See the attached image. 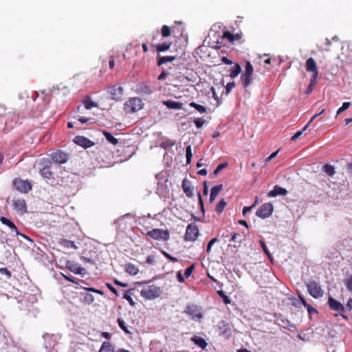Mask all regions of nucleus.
<instances>
[{
  "mask_svg": "<svg viewBox=\"0 0 352 352\" xmlns=\"http://www.w3.org/2000/svg\"><path fill=\"white\" fill-rule=\"evenodd\" d=\"M144 104L139 98H131L124 103V111L128 113L138 112L143 108Z\"/></svg>",
  "mask_w": 352,
  "mask_h": 352,
  "instance_id": "nucleus-1",
  "label": "nucleus"
},
{
  "mask_svg": "<svg viewBox=\"0 0 352 352\" xmlns=\"http://www.w3.org/2000/svg\"><path fill=\"white\" fill-rule=\"evenodd\" d=\"M13 187L22 193H27L32 190V184L28 180H23L16 177L12 181Z\"/></svg>",
  "mask_w": 352,
  "mask_h": 352,
  "instance_id": "nucleus-2",
  "label": "nucleus"
},
{
  "mask_svg": "<svg viewBox=\"0 0 352 352\" xmlns=\"http://www.w3.org/2000/svg\"><path fill=\"white\" fill-rule=\"evenodd\" d=\"M146 235L155 240L168 241L170 238V234L167 230L158 228H154L147 232Z\"/></svg>",
  "mask_w": 352,
  "mask_h": 352,
  "instance_id": "nucleus-3",
  "label": "nucleus"
},
{
  "mask_svg": "<svg viewBox=\"0 0 352 352\" xmlns=\"http://www.w3.org/2000/svg\"><path fill=\"white\" fill-rule=\"evenodd\" d=\"M160 289L155 285H150L143 289L140 292V295L143 298L152 300L157 298L160 296Z\"/></svg>",
  "mask_w": 352,
  "mask_h": 352,
  "instance_id": "nucleus-4",
  "label": "nucleus"
},
{
  "mask_svg": "<svg viewBox=\"0 0 352 352\" xmlns=\"http://www.w3.org/2000/svg\"><path fill=\"white\" fill-rule=\"evenodd\" d=\"M199 234V230L196 224L190 223L187 226L184 240L186 241H195Z\"/></svg>",
  "mask_w": 352,
  "mask_h": 352,
  "instance_id": "nucleus-5",
  "label": "nucleus"
},
{
  "mask_svg": "<svg viewBox=\"0 0 352 352\" xmlns=\"http://www.w3.org/2000/svg\"><path fill=\"white\" fill-rule=\"evenodd\" d=\"M309 294L314 298H319L323 296V290L316 281H311L307 284Z\"/></svg>",
  "mask_w": 352,
  "mask_h": 352,
  "instance_id": "nucleus-6",
  "label": "nucleus"
},
{
  "mask_svg": "<svg viewBox=\"0 0 352 352\" xmlns=\"http://www.w3.org/2000/svg\"><path fill=\"white\" fill-rule=\"evenodd\" d=\"M273 209V205L271 203H265L257 210L256 214L262 219H265L272 214Z\"/></svg>",
  "mask_w": 352,
  "mask_h": 352,
  "instance_id": "nucleus-7",
  "label": "nucleus"
},
{
  "mask_svg": "<svg viewBox=\"0 0 352 352\" xmlns=\"http://www.w3.org/2000/svg\"><path fill=\"white\" fill-rule=\"evenodd\" d=\"M108 93L112 100L118 101L122 97L123 88L119 85H114L108 87Z\"/></svg>",
  "mask_w": 352,
  "mask_h": 352,
  "instance_id": "nucleus-8",
  "label": "nucleus"
},
{
  "mask_svg": "<svg viewBox=\"0 0 352 352\" xmlns=\"http://www.w3.org/2000/svg\"><path fill=\"white\" fill-rule=\"evenodd\" d=\"M217 329L220 336L228 338L232 336V330L229 323L225 320H221L217 324Z\"/></svg>",
  "mask_w": 352,
  "mask_h": 352,
  "instance_id": "nucleus-9",
  "label": "nucleus"
},
{
  "mask_svg": "<svg viewBox=\"0 0 352 352\" xmlns=\"http://www.w3.org/2000/svg\"><path fill=\"white\" fill-rule=\"evenodd\" d=\"M305 67H306L307 72L312 73L311 77L318 78V67H317L316 63L315 60L312 57L309 58L306 60Z\"/></svg>",
  "mask_w": 352,
  "mask_h": 352,
  "instance_id": "nucleus-10",
  "label": "nucleus"
},
{
  "mask_svg": "<svg viewBox=\"0 0 352 352\" xmlns=\"http://www.w3.org/2000/svg\"><path fill=\"white\" fill-rule=\"evenodd\" d=\"M12 206L14 209L21 214L27 212V205L24 199H14Z\"/></svg>",
  "mask_w": 352,
  "mask_h": 352,
  "instance_id": "nucleus-11",
  "label": "nucleus"
},
{
  "mask_svg": "<svg viewBox=\"0 0 352 352\" xmlns=\"http://www.w3.org/2000/svg\"><path fill=\"white\" fill-rule=\"evenodd\" d=\"M51 157L52 160L58 164H64L68 160L67 154L60 150L53 152Z\"/></svg>",
  "mask_w": 352,
  "mask_h": 352,
  "instance_id": "nucleus-12",
  "label": "nucleus"
},
{
  "mask_svg": "<svg viewBox=\"0 0 352 352\" xmlns=\"http://www.w3.org/2000/svg\"><path fill=\"white\" fill-rule=\"evenodd\" d=\"M74 142L85 148H89L94 145V143L90 140L83 136L78 135L75 137Z\"/></svg>",
  "mask_w": 352,
  "mask_h": 352,
  "instance_id": "nucleus-13",
  "label": "nucleus"
},
{
  "mask_svg": "<svg viewBox=\"0 0 352 352\" xmlns=\"http://www.w3.org/2000/svg\"><path fill=\"white\" fill-rule=\"evenodd\" d=\"M328 304L331 309L342 312L344 311V307L342 303L334 299L333 297H329Z\"/></svg>",
  "mask_w": 352,
  "mask_h": 352,
  "instance_id": "nucleus-14",
  "label": "nucleus"
},
{
  "mask_svg": "<svg viewBox=\"0 0 352 352\" xmlns=\"http://www.w3.org/2000/svg\"><path fill=\"white\" fill-rule=\"evenodd\" d=\"M67 267L73 273L76 274H85V268L82 267L78 263L74 262L68 261L67 263Z\"/></svg>",
  "mask_w": 352,
  "mask_h": 352,
  "instance_id": "nucleus-15",
  "label": "nucleus"
},
{
  "mask_svg": "<svg viewBox=\"0 0 352 352\" xmlns=\"http://www.w3.org/2000/svg\"><path fill=\"white\" fill-rule=\"evenodd\" d=\"M186 313L192 316L193 318L200 319L202 318V314L200 309L196 305H190L187 307Z\"/></svg>",
  "mask_w": 352,
  "mask_h": 352,
  "instance_id": "nucleus-16",
  "label": "nucleus"
},
{
  "mask_svg": "<svg viewBox=\"0 0 352 352\" xmlns=\"http://www.w3.org/2000/svg\"><path fill=\"white\" fill-rule=\"evenodd\" d=\"M182 189L188 197H192L193 195L192 189L191 188V182L188 179L185 178L182 184Z\"/></svg>",
  "mask_w": 352,
  "mask_h": 352,
  "instance_id": "nucleus-17",
  "label": "nucleus"
},
{
  "mask_svg": "<svg viewBox=\"0 0 352 352\" xmlns=\"http://www.w3.org/2000/svg\"><path fill=\"white\" fill-rule=\"evenodd\" d=\"M51 162L50 161L40 170L41 175L45 178L50 179L53 178V173L50 170Z\"/></svg>",
  "mask_w": 352,
  "mask_h": 352,
  "instance_id": "nucleus-18",
  "label": "nucleus"
},
{
  "mask_svg": "<svg viewBox=\"0 0 352 352\" xmlns=\"http://www.w3.org/2000/svg\"><path fill=\"white\" fill-rule=\"evenodd\" d=\"M223 38L228 39L230 43H234L236 41H239L242 38V33L232 34L229 31H226L223 34Z\"/></svg>",
  "mask_w": 352,
  "mask_h": 352,
  "instance_id": "nucleus-19",
  "label": "nucleus"
},
{
  "mask_svg": "<svg viewBox=\"0 0 352 352\" xmlns=\"http://www.w3.org/2000/svg\"><path fill=\"white\" fill-rule=\"evenodd\" d=\"M287 190L278 185L274 187V189L268 192L269 197H276L278 195H286Z\"/></svg>",
  "mask_w": 352,
  "mask_h": 352,
  "instance_id": "nucleus-20",
  "label": "nucleus"
},
{
  "mask_svg": "<svg viewBox=\"0 0 352 352\" xmlns=\"http://www.w3.org/2000/svg\"><path fill=\"white\" fill-rule=\"evenodd\" d=\"M137 92L141 96H147L152 93L151 87L145 84H140L137 86Z\"/></svg>",
  "mask_w": 352,
  "mask_h": 352,
  "instance_id": "nucleus-21",
  "label": "nucleus"
},
{
  "mask_svg": "<svg viewBox=\"0 0 352 352\" xmlns=\"http://www.w3.org/2000/svg\"><path fill=\"white\" fill-rule=\"evenodd\" d=\"M0 221L3 224L6 225L7 226H8L10 229L14 230L16 232V234H21L23 237L27 238L24 234H19V232L18 231L17 227L10 220L8 219L6 217H2L0 218Z\"/></svg>",
  "mask_w": 352,
  "mask_h": 352,
  "instance_id": "nucleus-22",
  "label": "nucleus"
},
{
  "mask_svg": "<svg viewBox=\"0 0 352 352\" xmlns=\"http://www.w3.org/2000/svg\"><path fill=\"white\" fill-rule=\"evenodd\" d=\"M163 104L171 109H182L183 108L182 103L174 100H168L164 101Z\"/></svg>",
  "mask_w": 352,
  "mask_h": 352,
  "instance_id": "nucleus-23",
  "label": "nucleus"
},
{
  "mask_svg": "<svg viewBox=\"0 0 352 352\" xmlns=\"http://www.w3.org/2000/svg\"><path fill=\"white\" fill-rule=\"evenodd\" d=\"M222 188H223L222 184L217 185L211 188L210 199H209L210 202H213L214 201L217 196L220 192V191L222 190Z\"/></svg>",
  "mask_w": 352,
  "mask_h": 352,
  "instance_id": "nucleus-24",
  "label": "nucleus"
},
{
  "mask_svg": "<svg viewBox=\"0 0 352 352\" xmlns=\"http://www.w3.org/2000/svg\"><path fill=\"white\" fill-rule=\"evenodd\" d=\"M252 76L253 75L250 74H242L241 76V82L244 88H247L251 84Z\"/></svg>",
  "mask_w": 352,
  "mask_h": 352,
  "instance_id": "nucleus-25",
  "label": "nucleus"
},
{
  "mask_svg": "<svg viewBox=\"0 0 352 352\" xmlns=\"http://www.w3.org/2000/svg\"><path fill=\"white\" fill-rule=\"evenodd\" d=\"M170 45L171 43H163L157 45L152 44L151 47H155L156 52L157 53H160L168 50L170 49Z\"/></svg>",
  "mask_w": 352,
  "mask_h": 352,
  "instance_id": "nucleus-26",
  "label": "nucleus"
},
{
  "mask_svg": "<svg viewBox=\"0 0 352 352\" xmlns=\"http://www.w3.org/2000/svg\"><path fill=\"white\" fill-rule=\"evenodd\" d=\"M175 59L176 56H158L157 58V66H161L162 65L165 64L167 62H172Z\"/></svg>",
  "mask_w": 352,
  "mask_h": 352,
  "instance_id": "nucleus-27",
  "label": "nucleus"
},
{
  "mask_svg": "<svg viewBox=\"0 0 352 352\" xmlns=\"http://www.w3.org/2000/svg\"><path fill=\"white\" fill-rule=\"evenodd\" d=\"M241 72V67L239 64L235 63L234 65L229 70V76L232 78H236Z\"/></svg>",
  "mask_w": 352,
  "mask_h": 352,
  "instance_id": "nucleus-28",
  "label": "nucleus"
},
{
  "mask_svg": "<svg viewBox=\"0 0 352 352\" xmlns=\"http://www.w3.org/2000/svg\"><path fill=\"white\" fill-rule=\"evenodd\" d=\"M191 340L197 346L201 347V349H205L207 346V342L206 340L199 336H194L191 338Z\"/></svg>",
  "mask_w": 352,
  "mask_h": 352,
  "instance_id": "nucleus-29",
  "label": "nucleus"
},
{
  "mask_svg": "<svg viewBox=\"0 0 352 352\" xmlns=\"http://www.w3.org/2000/svg\"><path fill=\"white\" fill-rule=\"evenodd\" d=\"M125 271L130 275H136L139 270L138 268L132 263H128L125 265Z\"/></svg>",
  "mask_w": 352,
  "mask_h": 352,
  "instance_id": "nucleus-30",
  "label": "nucleus"
},
{
  "mask_svg": "<svg viewBox=\"0 0 352 352\" xmlns=\"http://www.w3.org/2000/svg\"><path fill=\"white\" fill-rule=\"evenodd\" d=\"M102 134L106 138L107 140L111 143L113 145H116L118 144V140L116 138H114L111 133L107 131H102Z\"/></svg>",
  "mask_w": 352,
  "mask_h": 352,
  "instance_id": "nucleus-31",
  "label": "nucleus"
},
{
  "mask_svg": "<svg viewBox=\"0 0 352 352\" xmlns=\"http://www.w3.org/2000/svg\"><path fill=\"white\" fill-rule=\"evenodd\" d=\"M99 352H114V349L110 342H104L102 343Z\"/></svg>",
  "mask_w": 352,
  "mask_h": 352,
  "instance_id": "nucleus-32",
  "label": "nucleus"
},
{
  "mask_svg": "<svg viewBox=\"0 0 352 352\" xmlns=\"http://www.w3.org/2000/svg\"><path fill=\"white\" fill-rule=\"evenodd\" d=\"M82 296H83L82 298V302L87 305H91L94 301V297L91 294L85 293V294H81Z\"/></svg>",
  "mask_w": 352,
  "mask_h": 352,
  "instance_id": "nucleus-33",
  "label": "nucleus"
},
{
  "mask_svg": "<svg viewBox=\"0 0 352 352\" xmlns=\"http://www.w3.org/2000/svg\"><path fill=\"white\" fill-rule=\"evenodd\" d=\"M317 78H315V77H311V78L310 82H309L307 88L305 90V94L307 95H309V94H310L312 92L314 87L317 83Z\"/></svg>",
  "mask_w": 352,
  "mask_h": 352,
  "instance_id": "nucleus-34",
  "label": "nucleus"
},
{
  "mask_svg": "<svg viewBox=\"0 0 352 352\" xmlns=\"http://www.w3.org/2000/svg\"><path fill=\"white\" fill-rule=\"evenodd\" d=\"M323 170L329 176H333L336 171L333 166L330 164H325L323 166Z\"/></svg>",
  "mask_w": 352,
  "mask_h": 352,
  "instance_id": "nucleus-35",
  "label": "nucleus"
},
{
  "mask_svg": "<svg viewBox=\"0 0 352 352\" xmlns=\"http://www.w3.org/2000/svg\"><path fill=\"white\" fill-rule=\"evenodd\" d=\"M226 206V201L223 199H221L216 206V208H215L216 212L218 214H221L223 212V210H224Z\"/></svg>",
  "mask_w": 352,
  "mask_h": 352,
  "instance_id": "nucleus-36",
  "label": "nucleus"
},
{
  "mask_svg": "<svg viewBox=\"0 0 352 352\" xmlns=\"http://www.w3.org/2000/svg\"><path fill=\"white\" fill-rule=\"evenodd\" d=\"M190 107L195 108L196 110H197L199 112L203 113L206 112V108L204 106L197 104L195 102H191L189 104Z\"/></svg>",
  "mask_w": 352,
  "mask_h": 352,
  "instance_id": "nucleus-37",
  "label": "nucleus"
},
{
  "mask_svg": "<svg viewBox=\"0 0 352 352\" xmlns=\"http://www.w3.org/2000/svg\"><path fill=\"white\" fill-rule=\"evenodd\" d=\"M83 104L87 109H91L93 107H97V104L93 102L90 98L84 100Z\"/></svg>",
  "mask_w": 352,
  "mask_h": 352,
  "instance_id": "nucleus-38",
  "label": "nucleus"
},
{
  "mask_svg": "<svg viewBox=\"0 0 352 352\" xmlns=\"http://www.w3.org/2000/svg\"><path fill=\"white\" fill-rule=\"evenodd\" d=\"M118 324L120 328L124 331L126 334H130L131 331L128 329V327L126 326L124 321L122 318L118 319Z\"/></svg>",
  "mask_w": 352,
  "mask_h": 352,
  "instance_id": "nucleus-39",
  "label": "nucleus"
},
{
  "mask_svg": "<svg viewBox=\"0 0 352 352\" xmlns=\"http://www.w3.org/2000/svg\"><path fill=\"white\" fill-rule=\"evenodd\" d=\"M344 285L349 292L352 294V275H350L344 280Z\"/></svg>",
  "mask_w": 352,
  "mask_h": 352,
  "instance_id": "nucleus-40",
  "label": "nucleus"
},
{
  "mask_svg": "<svg viewBox=\"0 0 352 352\" xmlns=\"http://www.w3.org/2000/svg\"><path fill=\"white\" fill-rule=\"evenodd\" d=\"M217 294L218 295L223 298V302L226 304V305H228V304H230L231 303V300L229 298V297L224 293L223 291L222 290H219L217 291Z\"/></svg>",
  "mask_w": 352,
  "mask_h": 352,
  "instance_id": "nucleus-41",
  "label": "nucleus"
},
{
  "mask_svg": "<svg viewBox=\"0 0 352 352\" xmlns=\"http://www.w3.org/2000/svg\"><path fill=\"white\" fill-rule=\"evenodd\" d=\"M310 124L308 122L303 128L302 130L296 132L292 138H291V140L292 141H295L296 140L302 133L304 131H305L307 130V129L309 127V125Z\"/></svg>",
  "mask_w": 352,
  "mask_h": 352,
  "instance_id": "nucleus-42",
  "label": "nucleus"
},
{
  "mask_svg": "<svg viewBox=\"0 0 352 352\" xmlns=\"http://www.w3.org/2000/svg\"><path fill=\"white\" fill-rule=\"evenodd\" d=\"M161 34L163 37H168L170 36V29L168 25H164L161 29Z\"/></svg>",
  "mask_w": 352,
  "mask_h": 352,
  "instance_id": "nucleus-43",
  "label": "nucleus"
},
{
  "mask_svg": "<svg viewBox=\"0 0 352 352\" xmlns=\"http://www.w3.org/2000/svg\"><path fill=\"white\" fill-rule=\"evenodd\" d=\"M186 163L190 164L191 162V158L192 157V148H191L190 145H189L186 147Z\"/></svg>",
  "mask_w": 352,
  "mask_h": 352,
  "instance_id": "nucleus-44",
  "label": "nucleus"
},
{
  "mask_svg": "<svg viewBox=\"0 0 352 352\" xmlns=\"http://www.w3.org/2000/svg\"><path fill=\"white\" fill-rule=\"evenodd\" d=\"M244 73L250 74L253 75L254 68H253V66L252 65V64H251V63L250 61H247L246 63H245Z\"/></svg>",
  "mask_w": 352,
  "mask_h": 352,
  "instance_id": "nucleus-45",
  "label": "nucleus"
},
{
  "mask_svg": "<svg viewBox=\"0 0 352 352\" xmlns=\"http://www.w3.org/2000/svg\"><path fill=\"white\" fill-rule=\"evenodd\" d=\"M350 106H351V102H344L342 104V107H340L338 109V110L337 111V115H339V114L342 113L343 111H344L346 109H348Z\"/></svg>",
  "mask_w": 352,
  "mask_h": 352,
  "instance_id": "nucleus-46",
  "label": "nucleus"
},
{
  "mask_svg": "<svg viewBox=\"0 0 352 352\" xmlns=\"http://www.w3.org/2000/svg\"><path fill=\"white\" fill-rule=\"evenodd\" d=\"M228 164L227 162H223V163H221V164H219L217 168H215V170H214L213 172V174L214 175H218V173L222 170L224 168H226L228 166Z\"/></svg>",
  "mask_w": 352,
  "mask_h": 352,
  "instance_id": "nucleus-47",
  "label": "nucleus"
},
{
  "mask_svg": "<svg viewBox=\"0 0 352 352\" xmlns=\"http://www.w3.org/2000/svg\"><path fill=\"white\" fill-rule=\"evenodd\" d=\"M230 241L241 243L242 241L241 236L239 233L234 232L231 235Z\"/></svg>",
  "mask_w": 352,
  "mask_h": 352,
  "instance_id": "nucleus-48",
  "label": "nucleus"
},
{
  "mask_svg": "<svg viewBox=\"0 0 352 352\" xmlns=\"http://www.w3.org/2000/svg\"><path fill=\"white\" fill-rule=\"evenodd\" d=\"M194 268H195V264H192L190 266H189L188 267H187L186 269L184 275L186 278H188L189 276H191V274L194 270Z\"/></svg>",
  "mask_w": 352,
  "mask_h": 352,
  "instance_id": "nucleus-49",
  "label": "nucleus"
},
{
  "mask_svg": "<svg viewBox=\"0 0 352 352\" xmlns=\"http://www.w3.org/2000/svg\"><path fill=\"white\" fill-rule=\"evenodd\" d=\"M259 243L261 244V246L263 250V252L265 253V254L269 257L270 258L271 257V255H270V251L268 250L267 248V245L265 243V242L263 241V240H260L259 241Z\"/></svg>",
  "mask_w": 352,
  "mask_h": 352,
  "instance_id": "nucleus-50",
  "label": "nucleus"
},
{
  "mask_svg": "<svg viewBox=\"0 0 352 352\" xmlns=\"http://www.w3.org/2000/svg\"><path fill=\"white\" fill-rule=\"evenodd\" d=\"M0 274L6 275L8 279H10L12 276L10 271H9L6 267H1Z\"/></svg>",
  "mask_w": 352,
  "mask_h": 352,
  "instance_id": "nucleus-51",
  "label": "nucleus"
},
{
  "mask_svg": "<svg viewBox=\"0 0 352 352\" xmlns=\"http://www.w3.org/2000/svg\"><path fill=\"white\" fill-rule=\"evenodd\" d=\"M218 241V239L217 238H213L208 243V245H207V249H206V252L208 253H210V251H211V248H212V246L213 245V244H214L216 242Z\"/></svg>",
  "mask_w": 352,
  "mask_h": 352,
  "instance_id": "nucleus-52",
  "label": "nucleus"
},
{
  "mask_svg": "<svg viewBox=\"0 0 352 352\" xmlns=\"http://www.w3.org/2000/svg\"><path fill=\"white\" fill-rule=\"evenodd\" d=\"M235 82L234 81L228 82L226 86V92L228 95L231 90L235 87Z\"/></svg>",
  "mask_w": 352,
  "mask_h": 352,
  "instance_id": "nucleus-53",
  "label": "nucleus"
},
{
  "mask_svg": "<svg viewBox=\"0 0 352 352\" xmlns=\"http://www.w3.org/2000/svg\"><path fill=\"white\" fill-rule=\"evenodd\" d=\"M162 254L166 258H168L171 262L175 263L178 261V259L176 257L171 256L165 251H162Z\"/></svg>",
  "mask_w": 352,
  "mask_h": 352,
  "instance_id": "nucleus-54",
  "label": "nucleus"
},
{
  "mask_svg": "<svg viewBox=\"0 0 352 352\" xmlns=\"http://www.w3.org/2000/svg\"><path fill=\"white\" fill-rule=\"evenodd\" d=\"M194 123L197 128H201L205 123V120L202 118H197L194 120Z\"/></svg>",
  "mask_w": 352,
  "mask_h": 352,
  "instance_id": "nucleus-55",
  "label": "nucleus"
},
{
  "mask_svg": "<svg viewBox=\"0 0 352 352\" xmlns=\"http://www.w3.org/2000/svg\"><path fill=\"white\" fill-rule=\"evenodd\" d=\"M106 286L116 296H119V293H118V290L111 284L106 283Z\"/></svg>",
  "mask_w": 352,
  "mask_h": 352,
  "instance_id": "nucleus-56",
  "label": "nucleus"
},
{
  "mask_svg": "<svg viewBox=\"0 0 352 352\" xmlns=\"http://www.w3.org/2000/svg\"><path fill=\"white\" fill-rule=\"evenodd\" d=\"M84 289L85 290H87V291L92 292H94V293H96V294H99L100 295H103L104 294V292L102 290L97 289H95L94 287H85Z\"/></svg>",
  "mask_w": 352,
  "mask_h": 352,
  "instance_id": "nucleus-57",
  "label": "nucleus"
},
{
  "mask_svg": "<svg viewBox=\"0 0 352 352\" xmlns=\"http://www.w3.org/2000/svg\"><path fill=\"white\" fill-rule=\"evenodd\" d=\"M177 279L179 283H184V278L182 274L181 271H178L177 272Z\"/></svg>",
  "mask_w": 352,
  "mask_h": 352,
  "instance_id": "nucleus-58",
  "label": "nucleus"
},
{
  "mask_svg": "<svg viewBox=\"0 0 352 352\" xmlns=\"http://www.w3.org/2000/svg\"><path fill=\"white\" fill-rule=\"evenodd\" d=\"M113 283L115 285L122 287H126L128 286L127 283H122L117 279H114Z\"/></svg>",
  "mask_w": 352,
  "mask_h": 352,
  "instance_id": "nucleus-59",
  "label": "nucleus"
},
{
  "mask_svg": "<svg viewBox=\"0 0 352 352\" xmlns=\"http://www.w3.org/2000/svg\"><path fill=\"white\" fill-rule=\"evenodd\" d=\"M124 298H125L131 305L133 306L135 305V302L130 295L125 294L124 296Z\"/></svg>",
  "mask_w": 352,
  "mask_h": 352,
  "instance_id": "nucleus-60",
  "label": "nucleus"
},
{
  "mask_svg": "<svg viewBox=\"0 0 352 352\" xmlns=\"http://www.w3.org/2000/svg\"><path fill=\"white\" fill-rule=\"evenodd\" d=\"M324 111L325 109H323L320 113L315 114L309 121V123L311 124L317 117L321 116Z\"/></svg>",
  "mask_w": 352,
  "mask_h": 352,
  "instance_id": "nucleus-61",
  "label": "nucleus"
},
{
  "mask_svg": "<svg viewBox=\"0 0 352 352\" xmlns=\"http://www.w3.org/2000/svg\"><path fill=\"white\" fill-rule=\"evenodd\" d=\"M167 74H168V73L166 71L163 70L161 72V74L159 75L157 80H164L166 78V76H167Z\"/></svg>",
  "mask_w": 352,
  "mask_h": 352,
  "instance_id": "nucleus-62",
  "label": "nucleus"
},
{
  "mask_svg": "<svg viewBox=\"0 0 352 352\" xmlns=\"http://www.w3.org/2000/svg\"><path fill=\"white\" fill-rule=\"evenodd\" d=\"M221 61L222 63L226 65H232L233 63L231 60H230L226 56L221 58Z\"/></svg>",
  "mask_w": 352,
  "mask_h": 352,
  "instance_id": "nucleus-63",
  "label": "nucleus"
},
{
  "mask_svg": "<svg viewBox=\"0 0 352 352\" xmlns=\"http://www.w3.org/2000/svg\"><path fill=\"white\" fill-rule=\"evenodd\" d=\"M146 261L147 263L153 265L155 263V258L153 256H148L146 257Z\"/></svg>",
  "mask_w": 352,
  "mask_h": 352,
  "instance_id": "nucleus-64",
  "label": "nucleus"
}]
</instances>
